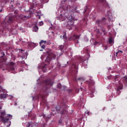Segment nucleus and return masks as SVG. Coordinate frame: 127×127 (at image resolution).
Wrapping results in <instances>:
<instances>
[{
	"label": "nucleus",
	"instance_id": "f257e3e1",
	"mask_svg": "<svg viewBox=\"0 0 127 127\" xmlns=\"http://www.w3.org/2000/svg\"><path fill=\"white\" fill-rule=\"evenodd\" d=\"M44 87L43 88L42 90L40 92V94L36 96H33L32 101H35V100H39V98L43 99L45 96L47 95V92L49 88V86H53V80L51 79H47L43 81Z\"/></svg>",
	"mask_w": 127,
	"mask_h": 127
},
{
	"label": "nucleus",
	"instance_id": "f03ea898",
	"mask_svg": "<svg viewBox=\"0 0 127 127\" xmlns=\"http://www.w3.org/2000/svg\"><path fill=\"white\" fill-rule=\"evenodd\" d=\"M27 16L23 15H20L19 16H17L16 17L14 16H10L9 17L8 19H5L4 20V22L6 23V24H11L14 20H17L18 22H21L20 20H25V19H27Z\"/></svg>",
	"mask_w": 127,
	"mask_h": 127
},
{
	"label": "nucleus",
	"instance_id": "7ed1b4c3",
	"mask_svg": "<svg viewBox=\"0 0 127 127\" xmlns=\"http://www.w3.org/2000/svg\"><path fill=\"white\" fill-rule=\"evenodd\" d=\"M56 110L61 115H68V111H67V106L65 104L62 103L60 105L56 107Z\"/></svg>",
	"mask_w": 127,
	"mask_h": 127
},
{
	"label": "nucleus",
	"instance_id": "20e7f679",
	"mask_svg": "<svg viewBox=\"0 0 127 127\" xmlns=\"http://www.w3.org/2000/svg\"><path fill=\"white\" fill-rule=\"evenodd\" d=\"M47 58L45 61L46 63H50L52 59L54 60L56 58V55L52 52V50H50L46 52Z\"/></svg>",
	"mask_w": 127,
	"mask_h": 127
},
{
	"label": "nucleus",
	"instance_id": "39448f33",
	"mask_svg": "<svg viewBox=\"0 0 127 127\" xmlns=\"http://www.w3.org/2000/svg\"><path fill=\"white\" fill-rule=\"evenodd\" d=\"M70 73L72 76H74V80L77 81L76 77L77 76V73H78V64H72L71 65V68L70 69Z\"/></svg>",
	"mask_w": 127,
	"mask_h": 127
},
{
	"label": "nucleus",
	"instance_id": "423d86ee",
	"mask_svg": "<svg viewBox=\"0 0 127 127\" xmlns=\"http://www.w3.org/2000/svg\"><path fill=\"white\" fill-rule=\"evenodd\" d=\"M0 117L1 118L2 121H3V123H7L9 120L12 119V116L5 114V111L1 112Z\"/></svg>",
	"mask_w": 127,
	"mask_h": 127
},
{
	"label": "nucleus",
	"instance_id": "0eeeda50",
	"mask_svg": "<svg viewBox=\"0 0 127 127\" xmlns=\"http://www.w3.org/2000/svg\"><path fill=\"white\" fill-rule=\"evenodd\" d=\"M19 55L18 57H20L22 59H24V58H27V53H24V50L22 49H19Z\"/></svg>",
	"mask_w": 127,
	"mask_h": 127
},
{
	"label": "nucleus",
	"instance_id": "6e6552de",
	"mask_svg": "<svg viewBox=\"0 0 127 127\" xmlns=\"http://www.w3.org/2000/svg\"><path fill=\"white\" fill-rule=\"evenodd\" d=\"M106 20H107L106 18H103L101 20H97L96 23L98 26H102L103 24H106Z\"/></svg>",
	"mask_w": 127,
	"mask_h": 127
},
{
	"label": "nucleus",
	"instance_id": "1a4fd4ad",
	"mask_svg": "<svg viewBox=\"0 0 127 127\" xmlns=\"http://www.w3.org/2000/svg\"><path fill=\"white\" fill-rule=\"evenodd\" d=\"M0 54H1V57L0 58V63H3L6 61V59L4 58V52H2L1 50H0Z\"/></svg>",
	"mask_w": 127,
	"mask_h": 127
},
{
	"label": "nucleus",
	"instance_id": "9d476101",
	"mask_svg": "<svg viewBox=\"0 0 127 127\" xmlns=\"http://www.w3.org/2000/svg\"><path fill=\"white\" fill-rule=\"evenodd\" d=\"M114 80L115 82L117 83H119L120 84V80H121V76L120 75H116L114 77Z\"/></svg>",
	"mask_w": 127,
	"mask_h": 127
},
{
	"label": "nucleus",
	"instance_id": "9b49d317",
	"mask_svg": "<svg viewBox=\"0 0 127 127\" xmlns=\"http://www.w3.org/2000/svg\"><path fill=\"white\" fill-rule=\"evenodd\" d=\"M121 90H123V84H120V86H118L117 88V94H118V95H120V91H121Z\"/></svg>",
	"mask_w": 127,
	"mask_h": 127
},
{
	"label": "nucleus",
	"instance_id": "f8f14e48",
	"mask_svg": "<svg viewBox=\"0 0 127 127\" xmlns=\"http://www.w3.org/2000/svg\"><path fill=\"white\" fill-rule=\"evenodd\" d=\"M79 38L80 36L79 35H74L73 36L70 37V39H71V40H76V39H78Z\"/></svg>",
	"mask_w": 127,
	"mask_h": 127
},
{
	"label": "nucleus",
	"instance_id": "ddd939ff",
	"mask_svg": "<svg viewBox=\"0 0 127 127\" xmlns=\"http://www.w3.org/2000/svg\"><path fill=\"white\" fill-rule=\"evenodd\" d=\"M89 86V87H91V86H94L95 85V82L93 79H90L88 82Z\"/></svg>",
	"mask_w": 127,
	"mask_h": 127
},
{
	"label": "nucleus",
	"instance_id": "4468645a",
	"mask_svg": "<svg viewBox=\"0 0 127 127\" xmlns=\"http://www.w3.org/2000/svg\"><path fill=\"white\" fill-rule=\"evenodd\" d=\"M6 96H7V95L5 94H0V98L1 100H4V99H5V98H6Z\"/></svg>",
	"mask_w": 127,
	"mask_h": 127
},
{
	"label": "nucleus",
	"instance_id": "2eb2a0df",
	"mask_svg": "<svg viewBox=\"0 0 127 127\" xmlns=\"http://www.w3.org/2000/svg\"><path fill=\"white\" fill-rule=\"evenodd\" d=\"M37 127L36 125L33 124L32 122L31 123H28V124L27 125V127Z\"/></svg>",
	"mask_w": 127,
	"mask_h": 127
},
{
	"label": "nucleus",
	"instance_id": "dca6fc26",
	"mask_svg": "<svg viewBox=\"0 0 127 127\" xmlns=\"http://www.w3.org/2000/svg\"><path fill=\"white\" fill-rule=\"evenodd\" d=\"M47 66V64H45L44 66H43L42 67V70L43 71V72H46L47 71V67H46Z\"/></svg>",
	"mask_w": 127,
	"mask_h": 127
},
{
	"label": "nucleus",
	"instance_id": "f3484780",
	"mask_svg": "<svg viewBox=\"0 0 127 127\" xmlns=\"http://www.w3.org/2000/svg\"><path fill=\"white\" fill-rule=\"evenodd\" d=\"M7 66L9 67L10 70H12V71L14 70V67H13V64H7Z\"/></svg>",
	"mask_w": 127,
	"mask_h": 127
},
{
	"label": "nucleus",
	"instance_id": "a211bd4d",
	"mask_svg": "<svg viewBox=\"0 0 127 127\" xmlns=\"http://www.w3.org/2000/svg\"><path fill=\"white\" fill-rule=\"evenodd\" d=\"M67 24L70 27H72L73 26V24H74V22H72V21H68L67 22Z\"/></svg>",
	"mask_w": 127,
	"mask_h": 127
},
{
	"label": "nucleus",
	"instance_id": "6ab92c4d",
	"mask_svg": "<svg viewBox=\"0 0 127 127\" xmlns=\"http://www.w3.org/2000/svg\"><path fill=\"white\" fill-rule=\"evenodd\" d=\"M37 31H38V27L37 26H35L33 28V31H34V32H37Z\"/></svg>",
	"mask_w": 127,
	"mask_h": 127
},
{
	"label": "nucleus",
	"instance_id": "aec40b11",
	"mask_svg": "<svg viewBox=\"0 0 127 127\" xmlns=\"http://www.w3.org/2000/svg\"><path fill=\"white\" fill-rule=\"evenodd\" d=\"M4 80L3 76H0V83H2Z\"/></svg>",
	"mask_w": 127,
	"mask_h": 127
},
{
	"label": "nucleus",
	"instance_id": "412c9836",
	"mask_svg": "<svg viewBox=\"0 0 127 127\" xmlns=\"http://www.w3.org/2000/svg\"><path fill=\"white\" fill-rule=\"evenodd\" d=\"M124 83H127V76H124L123 78Z\"/></svg>",
	"mask_w": 127,
	"mask_h": 127
},
{
	"label": "nucleus",
	"instance_id": "4be33fe9",
	"mask_svg": "<svg viewBox=\"0 0 127 127\" xmlns=\"http://www.w3.org/2000/svg\"><path fill=\"white\" fill-rule=\"evenodd\" d=\"M63 38L64 39H67V36L66 34V32H64V35L63 36Z\"/></svg>",
	"mask_w": 127,
	"mask_h": 127
},
{
	"label": "nucleus",
	"instance_id": "5701e85b",
	"mask_svg": "<svg viewBox=\"0 0 127 127\" xmlns=\"http://www.w3.org/2000/svg\"><path fill=\"white\" fill-rule=\"evenodd\" d=\"M121 54H123V52L122 51H119L117 52L116 53V56H118V55H121Z\"/></svg>",
	"mask_w": 127,
	"mask_h": 127
},
{
	"label": "nucleus",
	"instance_id": "b1692460",
	"mask_svg": "<svg viewBox=\"0 0 127 127\" xmlns=\"http://www.w3.org/2000/svg\"><path fill=\"white\" fill-rule=\"evenodd\" d=\"M41 1L43 3H46V2H48V1H49V0H41Z\"/></svg>",
	"mask_w": 127,
	"mask_h": 127
},
{
	"label": "nucleus",
	"instance_id": "393cba45",
	"mask_svg": "<svg viewBox=\"0 0 127 127\" xmlns=\"http://www.w3.org/2000/svg\"><path fill=\"white\" fill-rule=\"evenodd\" d=\"M43 43H46V41H44V40H41V42H40V45L41 46Z\"/></svg>",
	"mask_w": 127,
	"mask_h": 127
},
{
	"label": "nucleus",
	"instance_id": "a878e982",
	"mask_svg": "<svg viewBox=\"0 0 127 127\" xmlns=\"http://www.w3.org/2000/svg\"><path fill=\"white\" fill-rule=\"evenodd\" d=\"M64 47V46H63V45H61L59 46V48L60 50H61V51H63Z\"/></svg>",
	"mask_w": 127,
	"mask_h": 127
},
{
	"label": "nucleus",
	"instance_id": "bb28decb",
	"mask_svg": "<svg viewBox=\"0 0 127 127\" xmlns=\"http://www.w3.org/2000/svg\"><path fill=\"white\" fill-rule=\"evenodd\" d=\"M0 92H4V89L1 86H0Z\"/></svg>",
	"mask_w": 127,
	"mask_h": 127
},
{
	"label": "nucleus",
	"instance_id": "cd10ccee",
	"mask_svg": "<svg viewBox=\"0 0 127 127\" xmlns=\"http://www.w3.org/2000/svg\"><path fill=\"white\" fill-rule=\"evenodd\" d=\"M59 124L63 125V121H62V119H61L59 121Z\"/></svg>",
	"mask_w": 127,
	"mask_h": 127
},
{
	"label": "nucleus",
	"instance_id": "c85d7f7f",
	"mask_svg": "<svg viewBox=\"0 0 127 127\" xmlns=\"http://www.w3.org/2000/svg\"><path fill=\"white\" fill-rule=\"evenodd\" d=\"M104 6L107 7L109 6V4L107 2H104Z\"/></svg>",
	"mask_w": 127,
	"mask_h": 127
},
{
	"label": "nucleus",
	"instance_id": "c756f323",
	"mask_svg": "<svg viewBox=\"0 0 127 127\" xmlns=\"http://www.w3.org/2000/svg\"><path fill=\"white\" fill-rule=\"evenodd\" d=\"M109 43H113V39L111 38H109Z\"/></svg>",
	"mask_w": 127,
	"mask_h": 127
},
{
	"label": "nucleus",
	"instance_id": "7c9ffc66",
	"mask_svg": "<svg viewBox=\"0 0 127 127\" xmlns=\"http://www.w3.org/2000/svg\"><path fill=\"white\" fill-rule=\"evenodd\" d=\"M41 46L43 49H44V48H45V45L44 44H42Z\"/></svg>",
	"mask_w": 127,
	"mask_h": 127
},
{
	"label": "nucleus",
	"instance_id": "2f4dec72",
	"mask_svg": "<svg viewBox=\"0 0 127 127\" xmlns=\"http://www.w3.org/2000/svg\"><path fill=\"white\" fill-rule=\"evenodd\" d=\"M61 87H62L61 84H60V83L58 84V88L60 89V88H61Z\"/></svg>",
	"mask_w": 127,
	"mask_h": 127
},
{
	"label": "nucleus",
	"instance_id": "473e14b6",
	"mask_svg": "<svg viewBox=\"0 0 127 127\" xmlns=\"http://www.w3.org/2000/svg\"><path fill=\"white\" fill-rule=\"evenodd\" d=\"M36 17H38V18H39V19H40L41 17L40 15L37 14L36 15Z\"/></svg>",
	"mask_w": 127,
	"mask_h": 127
},
{
	"label": "nucleus",
	"instance_id": "72a5a7b5",
	"mask_svg": "<svg viewBox=\"0 0 127 127\" xmlns=\"http://www.w3.org/2000/svg\"><path fill=\"white\" fill-rule=\"evenodd\" d=\"M44 23H43V22H40V26H41V25H43Z\"/></svg>",
	"mask_w": 127,
	"mask_h": 127
},
{
	"label": "nucleus",
	"instance_id": "f704fd0d",
	"mask_svg": "<svg viewBox=\"0 0 127 127\" xmlns=\"http://www.w3.org/2000/svg\"><path fill=\"white\" fill-rule=\"evenodd\" d=\"M24 63H25V62H24V61H21V62H20V64H24Z\"/></svg>",
	"mask_w": 127,
	"mask_h": 127
},
{
	"label": "nucleus",
	"instance_id": "c9c22d12",
	"mask_svg": "<svg viewBox=\"0 0 127 127\" xmlns=\"http://www.w3.org/2000/svg\"><path fill=\"white\" fill-rule=\"evenodd\" d=\"M98 43H98L97 42H95L94 43V45H97V44H98Z\"/></svg>",
	"mask_w": 127,
	"mask_h": 127
},
{
	"label": "nucleus",
	"instance_id": "e433bc0d",
	"mask_svg": "<svg viewBox=\"0 0 127 127\" xmlns=\"http://www.w3.org/2000/svg\"><path fill=\"white\" fill-rule=\"evenodd\" d=\"M62 53H61V54H60L59 55V57H60V56H62Z\"/></svg>",
	"mask_w": 127,
	"mask_h": 127
},
{
	"label": "nucleus",
	"instance_id": "4c0bfd02",
	"mask_svg": "<svg viewBox=\"0 0 127 127\" xmlns=\"http://www.w3.org/2000/svg\"><path fill=\"white\" fill-rule=\"evenodd\" d=\"M2 67V64H0V69Z\"/></svg>",
	"mask_w": 127,
	"mask_h": 127
},
{
	"label": "nucleus",
	"instance_id": "58836bf2",
	"mask_svg": "<svg viewBox=\"0 0 127 127\" xmlns=\"http://www.w3.org/2000/svg\"><path fill=\"white\" fill-rule=\"evenodd\" d=\"M86 11H87V9H85L84 10V13H85V12H86Z\"/></svg>",
	"mask_w": 127,
	"mask_h": 127
},
{
	"label": "nucleus",
	"instance_id": "ea45409f",
	"mask_svg": "<svg viewBox=\"0 0 127 127\" xmlns=\"http://www.w3.org/2000/svg\"><path fill=\"white\" fill-rule=\"evenodd\" d=\"M84 67L87 66V64H84Z\"/></svg>",
	"mask_w": 127,
	"mask_h": 127
},
{
	"label": "nucleus",
	"instance_id": "a19ab883",
	"mask_svg": "<svg viewBox=\"0 0 127 127\" xmlns=\"http://www.w3.org/2000/svg\"><path fill=\"white\" fill-rule=\"evenodd\" d=\"M81 79H82L81 78H78V79H77V80H81Z\"/></svg>",
	"mask_w": 127,
	"mask_h": 127
},
{
	"label": "nucleus",
	"instance_id": "79ce46f5",
	"mask_svg": "<svg viewBox=\"0 0 127 127\" xmlns=\"http://www.w3.org/2000/svg\"><path fill=\"white\" fill-rule=\"evenodd\" d=\"M50 118H51V116H49V117H48V119H50Z\"/></svg>",
	"mask_w": 127,
	"mask_h": 127
},
{
	"label": "nucleus",
	"instance_id": "37998d69",
	"mask_svg": "<svg viewBox=\"0 0 127 127\" xmlns=\"http://www.w3.org/2000/svg\"><path fill=\"white\" fill-rule=\"evenodd\" d=\"M66 0H64V2H65L66 1ZM70 0L72 1V0Z\"/></svg>",
	"mask_w": 127,
	"mask_h": 127
},
{
	"label": "nucleus",
	"instance_id": "c03bdc74",
	"mask_svg": "<svg viewBox=\"0 0 127 127\" xmlns=\"http://www.w3.org/2000/svg\"><path fill=\"white\" fill-rule=\"evenodd\" d=\"M58 66H61V65L60 64H58Z\"/></svg>",
	"mask_w": 127,
	"mask_h": 127
},
{
	"label": "nucleus",
	"instance_id": "a18cd8bd",
	"mask_svg": "<svg viewBox=\"0 0 127 127\" xmlns=\"http://www.w3.org/2000/svg\"><path fill=\"white\" fill-rule=\"evenodd\" d=\"M75 9H77V7H76L75 8Z\"/></svg>",
	"mask_w": 127,
	"mask_h": 127
},
{
	"label": "nucleus",
	"instance_id": "49530a36",
	"mask_svg": "<svg viewBox=\"0 0 127 127\" xmlns=\"http://www.w3.org/2000/svg\"><path fill=\"white\" fill-rule=\"evenodd\" d=\"M3 44H4V43H2V45H3Z\"/></svg>",
	"mask_w": 127,
	"mask_h": 127
},
{
	"label": "nucleus",
	"instance_id": "de8ad7c7",
	"mask_svg": "<svg viewBox=\"0 0 127 127\" xmlns=\"http://www.w3.org/2000/svg\"><path fill=\"white\" fill-rule=\"evenodd\" d=\"M9 126H10V124H9V126H7V127H9Z\"/></svg>",
	"mask_w": 127,
	"mask_h": 127
},
{
	"label": "nucleus",
	"instance_id": "09e8293b",
	"mask_svg": "<svg viewBox=\"0 0 127 127\" xmlns=\"http://www.w3.org/2000/svg\"><path fill=\"white\" fill-rule=\"evenodd\" d=\"M40 51H42V50H40Z\"/></svg>",
	"mask_w": 127,
	"mask_h": 127
},
{
	"label": "nucleus",
	"instance_id": "8fccbe9b",
	"mask_svg": "<svg viewBox=\"0 0 127 127\" xmlns=\"http://www.w3.org/2000/svg\"><path fill=\"white\" fill-rule=\"evenodd\" d=\"M84 61H82V62H84Z\"/></svg>",
	"mask_w": 127,
	"mask_h": 127
},
{
	"label": "nucleus",
	"instance_id": "3c124183",
	"mask_svg": "<svg viewBox=\"0 0 127 127\" xmlns=\"http://www.w3.org/2000/svg\"><path fill=\"white\" fill-rule=\"evenodd\" d=\"M0 12H1V10H0Z\"/></svg>",
	"mask_w": 127,
	"mask_h": 127
},
{
	"label": "nucleus",
	"instance_id": "603ef678",
	"mask_svg": "<svg viewBox=\"0 0 127 127\" xmlns=\"http://www.w3.org/2000/svg\"><path fill=\"white\" fill-rule=\"evenodd\" d=\"M11 1H12V0H11Z\"/></svg>",
	"mask_w": 127,
	"mask_h": 127
}]
</instances>
